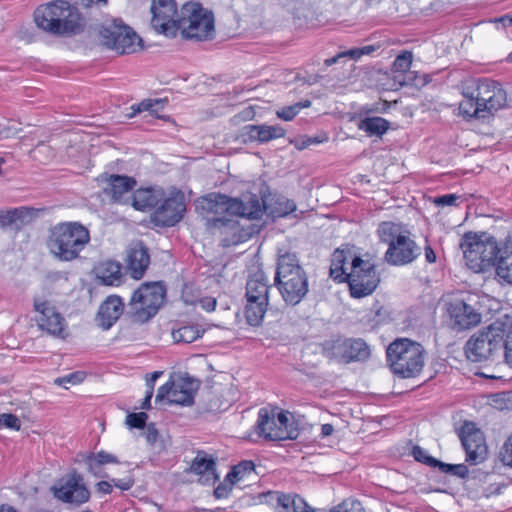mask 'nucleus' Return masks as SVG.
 Here are the masks:
<instances>
[{"mask_svg":"<svg viewBox=\"0 0 512 512\" xmlns=\"http://www.w3.org/2000/svg\"><path fill=\"white\" fill-rule=\"evenodd\" d=\"M459 88L463 96L459 113L464 118L486 119L507 105V93L496 81L467 78Z\"/></svg>","mask_w":512,"mask_h":512,"instance_id":"obj_1","label":"nucleus"},{"mask_svg":"<svg viewBox=\"0 0 512 512\" xmlns=\"http://www.w3.org/2000/svg\"><path fill=\"white\" fill-rule=\"evenodd\" d=\"M90 242V232L80 222H62L51 227L46 245L50 254L62 262H71Z\"/></svg>","mask_w":512,"mask_h":512,"instance_id":"obj_2","label":"nucleus"},{"mask_svg":"<svg viewBox=\"0 0 512 512\" xmlns=\"http://www.w3.org/2000/svg\"><path fill=\"white\" fill-rule=\"evenodd\" d=\"M34 20L40 29L55 35H75L83 29V18L78 9L63 0L39 6L34 12Z\"/></svg>","mask_w":512,"mask_h":512,"instance_id":"obj_3","label":"nucleus"},{"mask_svg":"<svg viewBox=\"0 0 512 512\" xmlns=\"http://www.w3.org/2000/svg\"><path fill=\"white\" fill-rule=\"evenodd\" d=\"M275 284L290 305L298 304L308 292V277L295 253L279 251Z\"/></svg>","mask_w":512,"mask_h":512,"instance_id":"obj_4","label":"nucleus"},{"mask_svg":"<svg viewBox=\"0 0 512 512\" xmlns=\"http://www.w3.org/2000/svg\"><path fill=\"white\" fill-rule=\"evenodd\" d=\"M466 265L476 273L495 267L501 253L496 238L482 233H466L460 243Z\"/></svg>","mask_w":512,"mask_h":512,"instance_id":"obj_5","label":"nucleus"},{"mask_svg":"<svg viewBox=\"0 0 512 512\" xmlns=\"http://www.w3.org/2000/svg\"><path fill=\"white\" fill-rule=\"evenodd\" d=\"M378 236L381 242L388 245L385 261L393 266H403L412 263L421 253L420 247L407 234L401 232V227L392 222L379 225Z\"/></svg>","mask_w":512,"mask_h":512,"instance_id":"obj_6","label":"nucleus"},{"mask_svg":"<svg viewBox=\"0 0 512 512\" xmlns=\"http://www.w3.org/2000/svg\"><path fill=\"white\" fill-rule=\"evenodd\" d=\"M386 356L393 373L401 378L415 377L424 366V348L407 338L392 342L387 348Z\"/></svg>","mask_w":512,"mask_h":512,"instance_id":"obj_7","label":"nucleus"},{"mask_svg":"<svg viewBox=\"0 0 512 512\" xmlns=\"http://www.w3.org/2000/svg\"><path fill=\"white\" fill-rule=\"evenodd\" d=\"M166 297L163 282L143 283L131 296L128 303V315L133 322L145 323L156 315Z\"/></svg>","mask_w":512,"mask_h":512,"instance_id":"obj_8","label":"nucleus"},{"mask_svg":"<svg viewBox=\"0 0 512 512\" xmlns=\"http://www.w3.org/2000/svg\"><path fill=\"white\" fill-rule=\"evenodd\" d=\"M178 30L188 40L206 41L214 36L213 13L197 2H187L181 8Z\"/></svg>","mask_w":512,"mask_h":512,"instance_id":"obj_9","label":"nucleus"},{"mask_svg":"<svg viewBox=\"0 0 512 512\" xmlns=\"http://www.w3.org/2000/svg\"><path fill=\"white\" fill-rule=\"evenodd\" d=\"M504 337L505 327L500 323L474 334L464 347L467 359L471 362L494 361L503 348Z\"/></svg>","mask_w":512,"mask_h":512,"instance_id":"obj_10","label":"nucleus"},{"mask_svg":"<svg viewBox=\"0 0 512 512\" xmlns=\"http://www.w3.org/2000/svg\"><path fill=\"white\" fill-rule=\"evenodd\" d=\"M269 285L266 275L258 270L247 280L246 283V306L245 317L251 326H258L263 321L268 307Z\"/></svg>","mask_w":512,"mask_h":512,"instance_id":"obj_11","label":"nucleus"},{"mask_svg":"<svg viewBox=\"0 0 512 512\" xmlns=\"http://www.w3.org/2000/svg\"><path fill=\"white\" fill-rule=\"evenodd\" d=\"M99 35L103 45L119 54H132L142 48V39L120 19L104 23Z\"/></svg>","mask_w":512,"mask_h":512,"instance_id":"obj_12","label":"nucleus"},{"mask_svg":"<svg viewBox=\"0 0 512 512\" xmlns=\"http://www.w3.org/2000/svg\"><path fill=\"white\" fill-rule=\"evenodd\" d=\"M256 429L260 436L273 441L294 440L299 435L298 429L289 422L287 413L281 411L276 414L267 408L259 410Z\"/></svg>","mask_w":512,"mask_h":512,"instance_id":"obj_13","label":"nucleus"},{"mask_svg":"<svg viewBox=\"0 0 512 512\" xmlns=\"http://www.w3.org/2000/svg\"><path fill=\"white\" fill-rule=\"evenodd\" d=\"M345 282L349 284L352 297L362 298L377 288L380 278L373 263L354 256Z\"/></svg>","mask_w":512,"mask_h":512,"instance_id":"obj_14","label":"nucleus"},{"mask_svg":"<svg viewBox=\"0 0 512 512\" xmlns=\"http://www.w3.org/2000/svg\"><path fill=\"white\" fill-rule=\"evenodd\" d=\"M153 213V221L162 227H171L180 222L186 211L185 194L173 188Z\"/></svg>","mask_w":512,"mask_h":512,"instance_id":"obj_15","label":"nucleus"},{"mask_svg":"<svg viewBox=\"0 0 512 512\" xmlns=\"http://www.w3.org/2000/svg\"><path fill=\"white\" fill-rule=\"evenodd\" d=\"M152 27L166 36H175L178 31V19L181 11H177L174 0H153L151 5Z\"/></svg>","mask_w":512,"mask_h":512,"instance_id":"obj_16","label":"nucleus"},{"mask_svg":"<svg viewBox=\"0 0 512 512\" xmlns=\"http://www.w3.org/2000/svg\"><path fill=\"white\" fill-rule=\"evenodd\" d=\"M33 307L37 313L36 322L40 329L53 336L65 337L66 321L50 301L41 297H35Z\"/></svg>","mask_w":512,"mask_h":512,"instance_id":"obj_17","label":"nucleus"},{"mask_svg":"<svg viewBox=\"0 0 512 512\" xmlns=\"http://www.w3.org/2000/svg\"><path fill=\"white\" fill-rule=\"evenodd\" d=\"M459 437L466 452L467 462L477 465L486 459L487 446L483 433L473 423H465L460 429Z\"/></svg>","mask_w":512,"mask_h":512,"instance_id":"obj_18","label":"nucleus"},{"mask_svg":"<svg viewBox=\"0 0 512 512\" xmlns=\"http://www.w3.org/2000/svg\"><path fill=\"white\" fill-rule=\"evenodd\" d=\"M52 490L57 499L75 505H81L90 498V492L83 483L82 476L76 472L53 486Z\"/></svg>","mask_w":512,"mask_h":512,"instance_id":"obj_19","label":"nucleus"},{"mask_svg":"<svg viewBox=\"0 0 512 512\" xmlns=\"http://www.w3.org/2000/svg\"><path fill=\"white\" fill-rule=\"evenodd\" d=\"M331 357L342 362L365 360L370 355L368 345L362 339H338L331 347Z\"/></svg>","mask_w":512,"mask_h":512,"instance_id":"obj_20","label":"nucleus"},{"mask_svg":"<svg viewBox=\"0 0 512 512\" xmlns=\"http://www.w3.org/2000/svg\"><path fill=\"white\" fill-rule=\"evenodd\" d=\"M451 326L456 331L471 329L481 322V314L470 304L456 300L448 309Z\"/></svg>","mask_w":512,"mask_h":512,"instance_id":"obj_21","label":"nucleus"},{"mask_svg":"<svg viewBox=\"0 0 512 512\" xmlns=\"http://www.w3.org/2000/svg\"><path fill=\"white\" fill-rule=\"evenodd\" d=\"M127 269L132 278L141 279L150 265L148 248L142 241L133 242L127 250Z\"/></svg>","mask_w":512,"mask_h":512,"instance_id":"obj_22","label":"nucleus"},{"mask_svg":"<svg viewBox=\"0 0 512 512\" xmlns=\"http://www.w3.org/2000/svg\"><path fill=\"white\" fill-rule=\"evenodd\" d=\"M243 198H231L219 193H210L202 197L199 201L201 207L210 212L218 213L220 210L226 211L231 215L241 216L243 209Z\"/></svg>","mask_w":512,"mask_h":512,"instance_id":"obj_23","label":"nucleus"},{"mask_svg":"<svg viewBox=\"0 0 512 512\" xmlns=\"http://www.w3.org/2000/svg\"><path fill=\"white\" fill-rule=\"evenodd\" d=\"M123 311L122 298L117 295H110L101 303L96 321L103 330H108L117 322Z\"/></svg>","mask_w":512,"mask_h":512,"instance_id":"obj_24","label":"nucleus"},{"mask_svg":"<svg viewBox=\"0 0 512 512\" xmlns=\"http://www.w3.org/2000/svg\"><path fill=\"white\" fill-rule=\"evenodd\" d=\"M214 226L219 229L222 236L221 242L224 247L237 245L247 240L250 233L240 227L237 220L227 218H217L214 220Z\"/></svg>","mask_w":512,"mask_h":512,"instance_id":"obj_25","label":"nucleus"},{"mask_svg":"<svg viewBox=\"0 0 512 512\" xmlns=\"http://www.w3.org/2000/svg\"><path fill=\"white\" fill-rule=\"evenodd\" d=\"M215 466L216 464L212 457L199 451L190 465V471L200 475L199 482L202 484H211L218 478Z\"/></svg>","mask_w":512,"mask_h":512,"instance_id":"obj_26","label":"nucleus"},{"mask_svg":"<svg viewBox=\"0 0 512 512\" xmlns=\"http://www.w3.org/2000/svg\"><path fill=\"white\" fill-rule=\"evenodd\" d=\"M268 496L276 500L279 507L278 512H316V510L298 494L269 492Z\"/></svg>","mask_w":512,"mask_h":512,"instance_id":"obj_27","label":"nucleus"},{"mask_svg":"<svg viewBox=\"0 0 512 512\" xmlns=\"http://www.w3.org/2000/svg\"><path fill=\"white\" fill-rule=\"evenodd\" d=\"M161 189H138L132 194V206L139 211L157 208L163 198Z\"/></svg>","mask_w":512,"mask_h":512,"instance_id":"obj_28","label":"nucleus"},{"mask_svg":"<svg viewBox=\"0 0 512 512\" xmlns=\"http://www.w3.org/2000/svg\"><path fill=\"white\" fill-rule=\"evenodd\" d=\"M136 185L132 177L112 174L108 178V185L104 192L110 195L114 201H121L122 197L131 192Z\"/></svg>","mask_w":512,"mask_h":512,"instance_id":"obj_29","label":"nucleus"},{"mask_svg":"<svg viewBox=\"0 0 512 512\" xmlns=\"http://www.w3.org/2000/svg\"><path fill=\"white\" fill-rule=\"evenodd\" d=\"M244 130L251 141H258L260 143H266L285 135V130L277 125H246Z\"/></svg>","mask_w":512,"mask_h":512,"instance_id":"obj_30","label":"nucleus"},{"mask_svg":"<svg viewBox=\"0 0 512 512\" xmlns=\"http://www.w3.org/2000/svg\"><path fill=\"white\" fill-rule=\"evenodd\" d=\"M198 388L196 381L191 379H181L174 383L170 398V404H179L188 406L193 403L194 393Z\"/></svg>","mask_w":512,"mask_h":512,"instance_id":"obj_31","label":"nucleus"},{"mask_svg":"<svg viewBox=\"0 0 512 512\" xmlns=\"http://www.w3.org/2000/svg\"><path fill=\"white\" fill-rule=\"evenodd\" d=\"M353 258L349 250L336 249L331 257L330 277L340 283L345 282L346 275H348L350 271V267L347 266V261Z\"/></svg>","mask_w":512,"mask_h":512,"instance_id":"obj_32","label":"nucleus"},{"mask_svg":"<svg viewBox=\"0 0 512 512\" xmlns=\"http://www.w3.org/2000/svg\"><path fill=\"white\" fill-rule=\"evenodd\" d=\"M97 277L105 285L118 286L122 281V267L119 262L108 260L97 268Z\"/></svg>","mask_w":512,"mask_h":512,"instance_id":"obj_33","label":"nucleus"},{"mask_svg":"<svg viewBox=\"0 0 512 512\" xmlns=\"http://www.w3.org/2000/svg\"><path fill=\"white\" fill-rule=\"evenodd\" d=\"M118 459L115 455L106 451H99L97 453H90L86 457V464L89 472L99 478L107 477V474L103 472L102 466L105 464H116Z\"/></svg>","mask_w":512,"mask_h":512,"instance_id":"obj_34","label":"nucleus"},{"mask_svg":"<svg viewBox=\"0 0 512 512\" xmlns=\"http://www.w3.org/2000/svg\"><path fill=\"white\" fill-rule=\"evenodd\" d=\"M295 210V202L282 195L273 196L268 202L265 201V211L273 217H286Z\"/></svg>","mask_w":512,"mask_h":512,"instance_id":"obj_35","label":"nucleus"},{"mask_svg":"<svg viewBox=\"0 0 512 512\" xmlns=\"http://www.w3.org/2000/svg\"><path fill=\"white\" fill-rule=\"evenodd\" d=\"M390 128V122L382 117H365L358 123V129L364 131L368 136L381 137Z\"/></svg>","mask_w":512,"mask_h":512,"instance_id":"obj_36","label":"nucleus"},{"mask_svg":"<svg viewBox=\"0 0 512 512\" xmlns=\"http://www.w3.org/2000/svg\"><path fill=\"white\" fill-rule=\"evenodd\" d=\"M242 203L241 217L259 219L265 211V201H262L257 195L244 196Z\"/></svg>","mask_w":512,"mask_h":512,"instance_id":"obj_37","label":"nucleus"},{"mask_svg":"<svg viewBox=\"0 0 512 512\" xmlns=\"http://www.w3.org/2000/svg\"><path fill=\"white\" fill-rule=\"evenodd\" d=\"M495 268L500 279L512 284V247H505L501 250Z\"/></svg>","mask_w":512,"mask_h":512,"instance_id":"obj_38","label":"nucleus"},{"mask_svg":"<svg viewBox=\"0 0 512 512\" xmlns=\"http://www.w3.org/2000/svg\"><path fill=\"white\" fill-rule=\"evenodd\" d=\"M204 333L200 326L189 324L181 326L180 328L172 331V338L176 343H192L199 339Z\"/></svg>","mask_w":512,"mask_h":512,"instance_id":"obj_39","label":"nucleus"},{"mask_svg":"<svg viewBox=\"0 0 512 512\" xmlns=\"http://www.w3.org/2000/svg\"><path fill=\"white\" fill-rule=\"evenodd\" d=\"M441 472L449 473L460 478H465L469 474V470L464 464H447L438 460L437 466Z\"/></svg>","mask_w":512,"mask_h":512,"instance_id":"obj_40","label":"nucleus"},{"mask_svg":"<svg viewBox=\"0 0 512 512\" xmlns=\"http://www.w3.org/2000/svg\"><path fill=\"white\" fill-rule=\"evenodd\" d=\"M329 512H365V510L360 501L355 499H346L330 509Z\"/></svg>","mask_w":512,"mask_h":512,"instance_id":"obj_41","label":"nucleus"},{"mask_svg":"<svg viewBox=\"0 0 512 512\" xmlns=\"http://www.w3.org/2000/svg\"><path fill=\"white\" fill-rule=\"evenodd\" d=\"M412 53L405 51L398 55L393 62V69L395 72H408L412 64Z\"/></svg>","mask_w":512,"mask_h":512,"instance_id":"obj_42","label":"nucleus"},{"mask_svg":"<svg viewBox=\"0 0 512 512\" xmlns=\"http://www.w3.org/2000/svg\"><path fill=\"white\" fill-rule=\"evenodd\" d=\"M161 105H162L161 101H159V100H155V101L144 100L141 103H139L136 107L135 106L132 107L134 109L133 115H135L136 113L147 111V112H149V114L151 116L159 117L158 116V107Z\"/></svg>","mask_w":512,"mask_h":512,"instance_id":"obj_43","label":"nucleus"},{"mask_svg":"<svg viewBox=\"0 0 512 512\" xmlns=\"http://www.w3.org/2000/svg\"><path fill=\"white\" fill-rule=\"evenodd\" d=\"M148 415L145 412L130 413L126 417V424L130 428L142 429L146 426Z\"/></svg>","mask_w":512,"mask_h":512,"instance_id":"obj_44","label":"nucleus"},{"mask_svg":"<svg viewBox=\"0 0 512 512\" xmlns=\"http://www.w3.org/2000/svg\"><path fill=\"white\" fill-rule=\"evenodd\" d=\"M85 378V373L82 371H76L73 373H70L66 376L59 377L55 379V384L59 386H65L66 384H79L81 383Z\"/></svg>","mask_w":512,"mask_h":512,"instance_id":"obj_45","label":"nucleus"},{"mask_svg":"<svg viewBox=\"0 0 512 512\" xmlns=\"http://www.w3.org/2000/svg\"><path fill=\"white\" fill-rule=\"evenodd\" d=\"M412 455L418 462H422L431 467L437 466L438 460L433 458L432 456H429L427 452L419 446L413 447Z\"/></svg>","mask_w":512,"mask_h":512,"instance_id":"obj_46","label":"nucleus"},{"mask_svg":"<svg viewBox=\"0 0 512 512\" xmlns=\"http://www.w3.org/2000/svg\"><path fill=\"white\" fill-rule=\"evenodd\" d=\"M500 459L504 465L512 468V432L501 448Z\"/></svg>","mask_w":512,"mask_h":512,"instance_id":"obj_47","label":"nucleus"},{"mask_svg":"<svg viewBox=\"0 0 512 512\" xmlns=\"http://www.w3.org/2000/svg\"><path fill=\"white\" fill-rule=\"evenodd\" d=\"M255 465L252 461L245 460L241 461L239 464L235 465L231 470V476L241 475L243 479L247 474H250L254 471Z\"/></svg>","mask_w":512,"mask_h":512,"instance_id":"obj_48","label":"nucleus"},{"mask_svg":"<svg viewBox=\"0 0 512 512\" xmlns=\"http://www.w3.org/2000/svg\"><path fill=\"white\" fill-rule=\"evenodd\" d=\"M503 348L506 362L512 365V326L508 329H505Z\"/></svg>","mask_w":512,"mask_h":512,"instance_id":"obj_49","label":"nucleus"},{"mask_svg":"<svg viewBox=\"0 0 512 512\" xmlns=\"http://www.w3.org/2000/svg\"><path fill=\"white\" fill-rule=\"evenodd\" d=\"M21 209H13L0 215V224L2 226H10L22 217Z\"/></svg>","mask_w":512,"mask_h":512,"instance_id":"obj_50","label":"nucleus"},{"mask_svg":"<svg viewBox=\"0 0 512 512\" xmlns=\"http://www.w3.org/2000/svg\"><path fill=\"white\" fill-rule=\"evenodd\" d=\"M0 426L19 430L21 427V422L17 416L3 413L0 415Z\"/></svg>","mask_w":512,"mask_h":512,"instance_id":"obj_51","label":"nucleus"},{"mask_svg":"<svg viewBox=\"0 0 512 512\" xmlns=\"http://www.w3.org/2000/svg\"><path fill=\"white\" fill-rule=\"evenodd\" d=\"M298 113L299 106L293 104L290 106L283 107L282 109H279L276 112V115L284 121H291Z\"/></svg>","mask_w":512,"mask_h":512,"instance_id":"obj_52","label":"nucleus"},{"mask_svg":"<svg viewBox=\"0 0 512 512\" xmlns=\"http://www.w3.org/2000/svg\"><path fill=\"white\" fill-rule=\"evenodd\" d=\"M174 383L175 382L169 381V382L165 383L164 385H162L161 387H159V389L157 391L156 399H155L156 402H160V401L167 399L168 402L170 403V398H171V394L173 391Z\"/></svg>","mask_w":512,"mask_h":512,"instance_id":"obj_53","label":"nucleus"},{"mask_svg":"<svg viewBox=\"0 0 512 512\" xmlns=\"http://www.w3.org/2000/svg\"><path fill=\"white\" fill-rule=\"evenodd\" d=\"M375 50L374 46L368 45L362 48H354L346 51L348 57L354 60L359 59L362 55H369Z\"/></svg>","mask_w":512,"mask_h":512,"instance_id":"obj_54","label":"nucleus"},{"mask_svg":"<svg viewBox=\"0 0 512 512\" xmlns=\"http://www.w3.org/2000/svg\"><path fill=\"white\" fill-rule=\"evenodd\" d=\"M456 194H445L434 199V204L437 206H454L458 200Z\"/></svg>","mask_w":512,"mask_h":512,"instance_id":"obj_55","label":"nucleus"},{"mask_svg":"<svg viewBox=\"0 0 512 512\" xmlns=\"http://www.w3.org/2000/svg\"><path fill=\"white\" fill-rule=\"evenodd\" d=\"M113 485L123 491L129 490L134 485V479L132 477H126L123 479H112Z\"/></svg>","mask_w":512,"mask_h":512,"instance_id":"obj_56","label":"nucleus"},{"mask_svg":"<svg viewBox=\"0 0 512 512\" xmlns=\"http://www.w3.org/2000/svg\"><path fill=\"white\" fill-rule=\"evenodd\" d=\"M232 491L231 484H227L225 481L220 483L214 490L216 498H226Z\"/></svg>","mask_w":512,"mask_h":512,"instance_id":"obj_57","label":"nucleus"},{"mask_svg":"<svg viewBox=\"0 0 512 512\" xmlns=\"http://www.w3.org/2000/svg\"><path fill=\"white\" fill-rule=\"evenodd\" d=\"M199 305L207 312L214 311L216 308V299L213 297H204L199 300Z\"/></svg>","mask_w":512,"mask_h":512,"instance_id":"obj_58","label":"nucleus"},{"mask_svg":"<svg viewBox=\"0 0 512 512\" xmlns=\"http://www.w3.org/2000/svg\"><path fill=\"white\" fill-rule=\"evenodd\" d=\"M145 427H146L145 435H146L147 442L150 444L155 443L158 438V431L155 428V425L149 424Z\"/></svg>","mask_w":512,"mask_h":512,"instance_id":"obj_59","label":"nucleus"},{"mask_svg":"<svg viewBox=\"0 0 512 512\" xmlns=\"http://www.w3.org/2000/svg\"><path fill=\"white\" fill-rule=\"evenodd\" d=\"M97 491L103 494L112 492L113 484L110 481H100L96 484Z\"/></svg>","mask_w":512,"mask_h":512,"instance_id":"obj_60","label":"nucleus"},{"mask_svg":"<svg viewBox=\"0 0 512 512\" xmlns=\"http://www.w3.org/2000/svg\"><path fill=\"white\" fill-rule=\"evenodd\" d=\"M424 253L428 263H434L436 261V254L430 245L425 246Z\"/></svg>","mask_w":512,"mask_h":512,"instance_id":"obj_61","label":"nucleus"},{"mask_svg":"<svg viewBox=\"0 0 512 512\" xmlns=\"http://www.w3.org/2000/svg\"><path fill=\"white\" fill-rule=\"evenodd\" d=\"M162 374V372L160 371H155L151 374V377L149 379H147L146 381V385H147V391H151L153 392L154 390V384H155V381L156 379Z\"/></svg>","mask_w":512,"mask_h":512,"instance_id":"obj_62","label":"nucleus"},{"mask_svg":"<svg viewBox=\"0 0 512 512\" xmlns=\"http://www.w3.org/2000/svg\"><path fill=\"white\" fill-rule=\"evenodd\" d=\"M494 22L501 23L503 25V27L512 26V16L504 15L500 18H495Z\"/></svg>","mask_w":512,"mask_h":512,"instance_id":"obj_63","label":"nucleus"},{"mask_svg":"<svg viewBox=\"0 0 512 512\" xmlns=\"http://www.w3.org/2000/svg\"><path fill=\"white\" fill-rule=\"evenodd\" d=\"M414 81V85L420 87L426 85L430 81V77L428 75L415 76Z\"/></svg>","mask_w":512,"mask_h":512,"instance_id":"obj_64","label":"nucleus"}]
</instances>
